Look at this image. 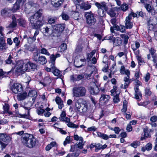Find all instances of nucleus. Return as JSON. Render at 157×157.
<instances>
[{
	"mask_svg": "<svg viewBox=\"0 0 157 157\" xmlns=\"http://www.w3.org/2000/svg\"><path fill=\"white\" fill-rule=\"evenodd\" d=\"M43 18V10L42 9H39L29 18L30 27L33 29L40 28L44 23Z\"/></svg>",
	"mask_w": 157,
	"mask_h": 157,
	"instance_id": "nucleus-1",
	"label": "nucleus"
},
{
	"mask_svg": "<svg viewBox=\"0 0 157 157\" xmlns=\"http://www.w3.org/2000/svg\"><path fill=\"white\" fill-rule=\"evenodd\" d=\"M21 140L24 145L30 148H34L37 145V141L32 135L28 133L23 134Z\"/></svg>",
	"mask_w": 157,
	"mask_h": 157,
	"instance_id": "nucleus-2",
	"label": "nucleus"
},
{
	"mask_svg": "<svg viewBox=\"0 0 157 157\" xmlns=\"http://www.w3.org/2000/svg\"><path fill=\"white\" fill-rule=\"evenodd\" d=\"M87 90L83 86H77L73 87L72 89L73 96L75 98H80L86 96Z\"/></svg>",
	"mask_w": 157,
	"mask_h": 157,
	"instance_id": "nucleus-3",
	"label": "nucleus"
},
{
	"mask_svg": "<svg viewBox=\"0 0 157 157\" xmlns=\"http://www.w3.org/2000/svg\"><path fill=\"white\" fill-rule=\"evenodd\" d=\"M12 135L5 133H0V144L2 150L5 149L9 143L12 141Z\"/></svg>",
	"mask_w": 157,
	"mask_h": 157,
	"instance_id": "nucleus-4",
	"label": "nucleus"
},
{
	"mask_svg": "<svg viewBox=\"0 0 157 157\" xmlns=\"http://www.w3.org/2000/svg\"><path fill=\"white\" fill-rule=\"evenodd\" d=\"M33 59L37 63L39 62L40 64H44L47 62L45 57L44 56H40L39 53L37 52H34L33 57Z\"/></svg>",
	"mask_w": 157,
	"mask_h": 157,
	"instance_id": "nucleus-5",
	"label": "nucleus"
},
{
	"mask_svg": "<svg viewBox=\"0 0 157 157\" xmlns=\"http://www.w3.org/2000/svg\"><path fill=\"white\" fill-rule=\"evenodd\" d=\"M85 16L86 18V23L89 25H94L96 23V19L94 17V13L91 12L86 13Z\"/></svg>",
	"mask_w": 157,
	"mask_h": 157,
	"instance_id": "nucleus-6",
	"label": "nucleus"
},
{
	"mask_svg": "<svg viewBox=\"0 0 157 157\" xmlns=\"http://www.w3.org/2000/svg\"><path fill=\"white\" fill-rule=\"evenodd\" d=\"M54 30L52 32L53 35L55 36L59 37L60 34L64 30L65 27L63 24H58L55 25L53 27Z\"/></svg>",
	"mask_w": 157,
	"mask_h": 157,
	"instance_id": "nucleus-7",
	"label": "nucleus"
},
{
	"mask_svg": "<svg viewBox=\"0 0 157 157\" xmlns=\"http://www.w3.org/2000/svg\"><path fill=\"white\" fill-rule=\"evenodd\" d=\"M34 102L33 101V102L31 101H28L27 103H25L24 105L22 106L25 109L28 110L27 112V114H24L23 115H20L21 117L23 118H28L29 117V110L30 109V108L33 105Z\"/></svg>",
	"mask_w": 157,
	"mask_h": 157,
	"instance_id": "nucleus-8",
	"label": "nucleus"
},
{
	"mask_svg": "<svg viewBox=\"0 0 157 157\" xmlns=\"http://www.w3.org/2000/svg\"><path fill=\"white\" fill-rule=\"evenodd\" d=\"M26 88V91L29 92L28 94V96L33 97L32 100L33 101V102H34L37 95L36 91L35 90H31V88H29L28 85Z\"/></svg>",
	"mask_w": 157,
	"mask_h": 157,
	"instance_id": "nucleus-9",
	"label": "nucleus"
},
{
	"mask_svg": "<svg viewBox=\"0 0 157 157\" xmlns=\"http://www.w3.org/2000/svg\"><path fill=\"white\" fill-rule=\"evenodd\" d=\"M23 90L21 85L18 83H14L12 86L11 90L15 94H17L19 92H21Z\"/></svg>",
	"mask_w": 157,
	"mask_h": 157,
	"instance_id": "nucleus-10",
	"label": "nucleus"
},
{
	"mask_svg": "<svg viewBox=\"0 0 157 157\" xmlns=\"http://www.w3.org/2000/svg\"><path fill=\"white\" fill-rule=\"evenodd\" d=\"M86 61L85 59H80L79 61L75 59L74 62V65L75 67L78 68L84 65V63Z\"/></svg>",
	"mask_w": 157,
	"mask_h": 157,
	"instance_id": "nucleus-11",
	"label": "nucleus"
},
{
	"mask_svg": "<svg viewBox=\"0 0 157 157\" xmlns=\"http://www.w3.org/2000/svg\"><path fill=\"white\" fill-rule=\"evenodd\" d=\"M95 5L98 8V16L101 17H103L105 14L104 10L101 8V6H100V3L97 2L95 3Z\"/></svg>",
	"mask_w": 157,
	"mask_h": 157,
	"instance_id": "nucleus-12",
	"label": "nucleus"
},
{
	"mask_svg": "<svg viewBox=\"0 0 157 157\" xmlns=\"http://www.w3.org/2000/svg\"><path fill=\"white\" fill-rule=\"evenodd\" d=\"M39 33V31L36 30L33 36L29 37L27 39V41L28 43L31 44L34 42L36 40V37Z\"/></svg>",
	"mask_w": 157,
	"mask_h": 157,
	"instance_id": "nucleus-13",
	"label": "nucleus"
},
{
	"mask_svg": "<svg viewBox=\"0 0 157 157\" xmlns=\"http://www.w3.org/2000/svg\"><path fill=\"white\" fill-rule=\"evenodd\" d=\"M60 55L59 53H57L55 55L54 54L51 55L50 56V60L49 61V63L52 64V65H55L56 59L60 57Z\"/></svg>",
	"mask_w": 157,
	"mask_h": 157,
	"instance_id": "nucleus-14",
	"label": "nucleus"
},
{
	"mask_svg": "<svg viewBox=\"0 0 157 157\" xmlns=\"http://www.w3.org/2000/svg\"><path fill=\"white\" fill-rule=\"evenodd\" d=\"M66 114L65 112H62L61 114L60 115V117L59 118V120L60 121L65 122L66 123H67L68 122L70 121V118L66 117Z\"/></svg>",
	"mask_w": 157,
	"mask_h": 157,
	"instance_id": "nucleus-15",
	"label": "nucleus"
},
{
	"mask_svg": "<svg viewBox=\"0 0 157 157\" xmlns=\"http://www.w3.org/2000/svg\"><path fill=\"white\" fill-rule=\"evenodd\" d=\"M134 89L135 92V98L137 100H140V98H142V95L138 86H137L136 87H135Z\"/></svg>",
	"mask_w": 157,
	"mask_h": 157,
	"instance_id": "nucleus-16",
	"label": "nucleus"
},
{
	"mask_svg": "<svg viewBox=\"0 0 157 157\" xmlns=\"http://www.w3.org/2000/svg\"><path fill=\"white\" fill-rule=\"evenodd\" d=\"M89 90L91 94H96L98 93L99 91V88L96 86H95L94 87L90 86Z\"/></svg>",
	"mask_w": 157,
	"mask_h": 157,
	"instance_id": "nucleus-17",
	"label": "nucleus"
},
{
	"mask_svg": "<svg viewBox=\"0 0 157 157\" xmlns=\"http://www.w3.org/2000/svg\"><path fill=\"white\" fill-rule=\"evenodd\" d=\"M40 30L44 35L48 36L51 35L52 32H50L49 28L47 26H45L40 29Z\"/></svg>",
	"mask_w": 157,
	"mask_h": 157,
	"instance_id": "nucleus-18",
	"label": "nucleus"
},
{
	"mask_svg": "<svg viewBox=\"0 0 157 157\" xmlns=\"http://www.w3.org/2000/svg\"><path fill=\"white\" fill-rule=\"evenodd\" d=\"M64 0H51L52 5L55 7H58L63 3Z\"/></svg>",
	"mask_w": 157,
	"mask_h": 157,
	"instance_id": "nucleus-19",
	"label": "nucleus"
},
{
	"mask_svg": "<svg viewBox=\"0 0 157 157\" xmlns=\"http://www.w3.org/2000/svg\"><path fill=\"white\" fill-rule=\"evenodd\" d=\"M56 102L58 105V108L61 109L63 107V101L61 98L59 97H57L56 98Z\"/></svg>",
	"mask_w": 157,
	"mask_h": 157,
	"instance_id": "nucleus-20",
	"label": "nucleus"
},
{
	"mask_svg": "<svg viewBox=\"0 0 157 157\" xmlns=\"http://www.w3.org/2000/svg\"><path fill=\"white\" fill-rule=\"evenodd\" d=\"M28 96L27 92L25 91L22 94H18L17 95V99L19 101L23 100L25 99Z\"/></svg>",
	"mask_w": 157,
	"mask_h": 157,
	"instance_id": "nucleus-21",
	"label": "nucleus"
},
{
	"mask_svg": "<svg viewBox=\"0 0 157 157\" xmlns=\"http://www.w3.org/2000/svg\"><path fill=\"white\" fill-rule=\"evenodd\" d=\"M148 24L149 25H155L157 24V17H150L147 20Z\"/></svg>",
	"mask_w": 157,
	"mask_h": 157,
	"instance_id": "nucleus-22",
	"label": "nucleus"
},
{
	"mask_svg": "<svg viewBox=\"0 0 157 157\" xmlns=\"http://www.w3.org/2000/svg\"><path fill=\"white\" fill-rule=\"evenodd\" d=\"M12 18L13 20V21L11 24L6 27L7 28H13L16 27L17 25V21L15 16L14 15H13L12 16Z\"/></svg>",
	"mask_w": 157,
	"mask_h": 157,
	"instance_id": "nucleus-23",
	"label": "nucleus"
},
{
	"mask_svg": "<svg viewBox=\"0 0 157 157\" xmlns=\"http://www.w3.org/2000/svg\"><path fill=\"white\" fill-rule=\"evenodd\" d=\"M82 2L79 4L80 8L82 9H83L84 10H87L89 9L91 7V5L90 4H88Z\"/></svg>",
	"mask_w": 157,
	"mask_h": 157,
	"instance_id": "nucleus-24",
	"label": "nucleus"
},
{
	"mask_svg": "<svg viewBox=\"0 0 157 157\" xmlns=\"http://www.w3.org/2000/svg\"><path fill=\"white\" fill-rule=\"evenodd\" d=\"M52 65V64L50 65L52 69V72L55 76H59L60 74V71L58 69L56 68L55 67V65H53V66Z\"/></svg>",
	"mask_w": 157,
	"mask_h": 157,
	"instance_id": "nucleus-25",
	"label": "nucleus"
},
{
	"mask_svg": "<svg viewBox=\"0 0 157 157\" xmlns=\"http://www.w3.org/2000/svg\"><path fill=\"white\" fill-rule=\"evenodd\" d=\"M88 105L86 103H83L81 108L79 110L78 112L80 113H86L87 110Z\"/></svg>",
	"mask_w": 157,
	"mask_h": 157,
	"instance_id": "nucleus-26",
	"label": "nucleus"
},
{
	"mask_svg": "<svg viewBox=\"0 0 157 157\" xmlns=\"http://www.w3.org/2000/svg\"><path fill=\"white\" fill-rule=\"evenodd\" d=\"M75 145L77 146V148H79L80 149H82L83 148V147L84 145V143L83 142V139L81 137H80V140L78 143H77Z\"/></svg>",
	"mask_w": 157,
	"mask_h": 157,
	"instance_id": "nucleus-27",
	"label": "nucleus"
},
{
	"mask_svg": "<svg viewBox=\"0 0 157 157\" xmlns=\"http://www.w3.org/2000/svg\"><path fill=\"white\" fill-rule=\"evenodd\" d=\"M107 13L111 17H115L116 15L115 10L114 8L110 9L107 11Z\"/></svg>",
	"mask_w": 157,
	"mask_h": 157,
	"instance_id": "nucleus-28",
	"label": "nucleus"
},
{
	"mask_svg": "<svg viewBox=\"0 0 157 157\" xmlns=\"http://www.w3.org/2000/svg\"><path fill=\"white\" fill-rule=\"evenodd\" d=\"M109 98L110 97L108 95L102 94L100 98V101L105 102L108 101Z\"/></svg>",
	"mask_w": 157,
	"mask_h": 157,
	"instance_id": "nucleus-29",
	"label": "nucleus"
},
{
	"mask_svg": "<svg viewBox=\"0 0 157 157\" xmlns=\"http://www.w3.org/2000/svg\"><path fill=\"white\" fill-rule=\"evenodd\" d=\"M84 103L79 102V101H77L75 103V109L76 112H78L79 110L81 108L82 105Z\"/></svg>",
	"mask_w": 157,
	"mask_h": 157,
	"instance_id": "nucleus-30",
	"label": "nucleus"
},
{
	"mask_svg": "<svg viewBox=\"0 0 157 157\" xmlns=\"http://www.w3.org/2000/svg\"><path fill=\"white\" fill-rule=\"evenodd\" d=\"M93 146L99 150H103L105 148L107 147V146L106 144H104L103 145H102L100 144H98L93 145Z\"/></svg>",
	"mask_w": 157,
	"mask_h": 157,
	"instance_id": "nucleus-31",
	"label": "nucleus"
},
{
	"mask_svg": "<svg viewBox=\"0 0 157 157\" xmlns=\"http://www.w3.org/2000/svg\"><path fill=\"white\" fill-rule=\"evenodd\" d=\"M114 44L116 46H119L122 44V40L120 38H117L113 40Z\"/></svg>",
	"mask_w": 157,
	"mask_h": 157,
	"instance_id": "nucleus-32",
	"label": "nucleus"
},
{
	"mask_svg": "<svg viewBox=\"0 0 157 157\" xmlns=\"http://www.w3.org/2000/svg\"><path fill=\"white\" fill-rule=\"evenodd\" d=\"M11 10L8 8H5L2 10L1 11V14L2 15H7L11 11Z\"/></svg>",
	"mask_w": 157,
	"mask_h": 157,
	"instance_id": "nucleus-33",
	"label": "nucleus"
},
{
	"mask_svg": "<svg viewBox=\"0 0 157 157\" xmlns=\"http://www.w3.org/2000/svg\"><path fill=\"white\" fill-rule=\"evenodd\" d=\"M22 65H19L17 66V67L15 69V71L17 73H22L24 74L22 70Z\"/></svg>",
	"mask_w": 157,
	"mask_h": 157,
	"instance_id": "nucleus-34",
	"label": "nucleus"
},
{
	"mask_svg": "<svg viewBox=\"0 0 157 157\" xmlns=\"http://www.w3.org/2000/svg\"><path fill=\"white\" fill-rule=\"evenodd\" d=\"M97 134L98 136L100 138L105 140L108 139V136L106 134H104L98 132H97Z\"/></svg>",
	"mask_w": 157,
	"mask_h": 157,
	"instance_id": "nucleus-35",
	"label": "nucleus"
},
{
	"mask_svg": "<svg viewBox=\"0 0 157 157\" xmlns=\"http://www.w3.org/2000/svg\"><path fill=\"white\" fill-rule=\"evenodd\" d=\"M20 6H21L16 2L11 10L13 12H15L19 9Z\"/></svg>",
	"mask_w": 157,
	"mask_h": 157,
	"instance_id": "nucleus-36",
	"label": "nucleus"
},
{
	"mask_svg": "<svg viewBox=\"0 0 157 157\" xmlns=\"http://www.w3.org/2000/svg\"><path fill=\"white\" fill-rule=\"evenodd\" d=\"M125 26L126 29H131L133 26V24L130 21L125 20Z\"/></svg>",
	"mask_w": 157,
	"mask_h": 157,
	"instance_id": "nucleus-37",
	"label": "nucleus"
},
{
	"mask_svg": "<svg viewBox=\"0 0 157 157\" xmlns=\"http://www.w3.org/2000/svg\"><path fill=\"white\" fill-rule=\"evenodd\" d=\"M67 48V45L66 44L63 43L62 44L59 48V50L60 52H62L65 50Z\"/></svg>",
	"mask_w": 157,
	"mask_h": 157,
	"instance_id": "nucleus-38",
	"label": "nucleus"
},
{
	"mask_svg": "<svg viewBox=\"0 0 157 157\" xmlns=\"http://www.w3.org/2000/svg\"><path fill=\"white\" fill-rule=\"evenodd\" d=\"M67 123V125L69 127L73 128H77L78 127V125L75 124L72 122H71L70 121L68 122Z\"/></svg>",
	"mask_w": 157,
	"mask_h": 157,
	"instance_id": "nucleus-39",
	"label": "nucleus"
},
{
	"mask_svg": "<svg viewBox=\"0 0 157 157\" xmlns=\"http://www.w3.org/2000/svg\"><path fill=\"white\" fill-rule=\"evenodd\" d=\"M121 36L124 40V44H126L128 43L129 37L125 34H122L121 35Z\"/></svg>",
	"mask_w": 157,
	"mask_h": 157,
	"instance_id": "nucleus-40",
	"label": "nucleus"
},
{
	"mask_svg": "<svg viewBox=\"0 0 157 157\" xmlns=\"http://www.w3.org/2000/svg\"><path fill=\"white\" fill-rule=\"evenodd\" d=\"M52 81V79L50 76H46L44 78V82L46 85L49 84Z\"/></svg>",
	"mask_w": 157,
	"mask_h": 157,
	"instance_id": "nucleus-41",
	"label": "nucleus"
},
{
	"mask_svg": "<svg viewBox=\"0 0 157 157\" xmlns=\"http://www.w3.org/2000/svg\"><path fill=\"white\" fill-rule=\"evenodd\" d=\"M19 24L23 27H25L26 24V21L23 19H20L18 20Z\"/></svg>",
	"mask_w": 157,
	"mask_h": 157,
	"instance_id": "nucleus-42",
	"label": "nucleus"
},
{
	"mask_svg": "<svg viewBox=\"0 0 157 157\" xmlns=\"http://www.w3.org/2000/svg\"><path fill=\"white\" fill-rule=\"evenodd\" d=\"M121 8L123 11H125L128 9V6L126 3H124L121 6Z\"/></svg>",
	"mask_w": 157,
	"mask_h": 157,
	"instance_id": "nucleus-43",
	"label": "nucleus"
},
{
	"mask_svg": "<svg viewBox=\"0 0 157 157\" xmlns=\"http://www.w3.org/2000/svg\"><path fill=\"white\" fill-rule=\"evenodd\" d=\"M40 52L41 53L45 54L47 56H49L50 53L48 52L47 50L44 48H42L40 50Z\"/></svg>",
	"mask_w": 157,
	"mask_h": 157,
	"instance_id": "nucleus-44",
	"label": "nucleus"
},
{
	"mask_svg": "<svg viewBox=\"0 0 157 157\" xmlns=\"http://www.w3.org/2000/svg\"><path fill=\"white\" fill-rule=\"evenodd\" d=\"M13 57L11 55H10L9 56L7 59L5 60L6 63V64H10L12 62V59Z\"/></svg>",
	"mask_w": 157,
	"mask_h": 157,
	"instance_id": "nucleus-45",
	"label": "nucleus"
},
{
	"mask_svg": "<svg viewBox=\"0 0 157 157\" xmlns=\"http://www.w3.org/2000/svg\"><path fill=\"white\" fill-rule=\"evenodd\" d=\"M79 13L78 12H76L73 13L72 16L73 18L75 20H78L79 19Z\"/></svg>",
	"mask_w": 157,
	"mask_h": 157,
	"instance_id": "nucleus-46",
	"label": "nucleus"
},
{
	"mask_svg": "<svg viewBox=\"0 0 157 157\" xmlns=\"http://www.w3.org/2000/svg\"><path fill=\"white\" fill-rule=\"evenodd\" d=\"M155 25H149L148 27V29L149 30L155 32L157 29V27L155 26Z\"/></svg>",
	"mask_w": 157,
	"mask_h": 157,
	"instance_id": "nucleus-47",
	"label": "nucleus"
},
{
	"mask_svg": "<svg viewBox=\"0 0 157 157\" xmlns=\"http://www.w3.org/2000/svg\"><path fill=\"white\" fill-rule=\"evenodd\" d=\"M119 93L118 94H116L115 96L114 95L113 98V101L114 103H117L120 101V99L119 97Z\"/></svg>",
	"mask_w": 157,
	"mask_h": 157,
	"instance_id": "nucleus-48",
	"label": "nucleus"
},
{
	"mask_svg": "<svg viewBox=\"0 0 157 157\" xmlns=\"http://www.w3.org/2000/svg\"><path fill=\"white\" fill-rule=\"evenodd\" d=\"M29 64L28 62L27 63L25 64L24 65H22V70L23 72L27 71L29 70Z\"/></svg>",
	"mask_w": 157,
	"mask_h": 157,
	"instance_id": "nucleus-49",
	"label": "nucleus"
},
{
	"mask_svg": "<svg viewBox=\"0 0 157 157\" xmlns=\"http://www.w3.org/2000/svg\"><path fill=\"white\" fill-rule=\"evenodd\" d=\"M84 75L83 74H81L79 75H76L75 81H79L80 80L84 78Z\"/></svg>",
	"mask_w": 157,
	"mask_h": 157,
	"instance_id": "nucleus-50",
	"label": "nucleus"
},
{
	"mask_svg": "<svg viewBox=\"0 0 157 157\" xmlns=\"http://www.w3.org/2000/svg\"><path fill=\"white\" fill-rule=\"evenodd\" d=\"M78 149L77 147V146L74 145L71 146V148L70 150L71 152H74L78 151Z\"/></svg>",
	"mask_w": 157,
	"mask_h": 157,
	"instance_id": "nucleus-51",
	"label": "nucleus"
},
{
	"mask_svg": "<svg viewBox=\"0 0 157 157\" xmlns=\"http://www.w3.org/2000/svg\"><path fill=\"white\" fill-rule=\"evenodd\" d=\"M100 6H101V9L103 8L105 11H108V7L107 5H106V4L105 2H103L101 3V4L100 3Z\"/></svg>",
	"mask_w": 157,
	"mask_h": 157,
	"instance_id": "nucleus-52",
	"label": "nucleus"
},
{
	"mask_svg": "<svg viewBox=\"0 0 157 157\" xmlns=\"http://www.w3.org/2000/svg\"><path fill=\"white\" fill-rule=\"evenodd\" d=\"M28 62L29 66H30L31 69L34 70L36 68L37 65L36 64L30 62Z\"/></svg>",
	"mask_w": 157,
	"mask_h": 157,
	"instance_id": "nucleus-53",
	"label": "nucleus"
},
{
	"mask_svg": "<svg viewBox=\"0 0 157 157\" xmlns=\"http://www.w3.org/2000/svg\"><path fill=\"white\" fill-rule=\"evenodd\" d=\"M24 47H25V49L26 50L31 52L34 51L35 49L34 47L33 46H27L26 45H25Z\"/></svg>",
	"mask_w": 157,
	"mask_h": 157,
	"instance_id": "nucleus-54",
	"label": "nucleus"
},
{
	"mask_svg": "<svg viewBox=\"0 0 157 157\" xmlns=\"http://www.w3.org/2000/svg\"><path fill=\"white\" fill-rule=\"evenodd\" d=\"M117 87L115 86H113V89L111 90V95L113 96H114L115 95V93H116V94H117V91H116L117 90Z\"/></svg>",
	"mask_w": 157,
	"mask_h": 157,
	"instance_id": "nucleus-55",
	"label": "nucleus"
},
{
	"mask_svg": "<svg viewBox=\"0 0 157 157\" xmlns=\"http://www.w3.org/2000/svg\"><path fill=\"white\" fill-rule=\"evenodd\" d=\"M56 20L55 18L51 17L48 19V21L49 24H52L55 23Z\"/></svg>",
	"mask_w": 157,
	"mask_h": 157,
	"instance_id": "nucleus-56",
	"label": "nucleus"
},
{
	"mask_svg": "<svg viewBox=\"0 0 157 157\" xmlns=\"http://www.w3.org/2000/svg\"><path fill=\"white\" fill-rule=\"evenodd\" d=\"M71 138L70 136H67L65 140L63 142V144L65 146L67 144H69L70 142Z\"/></svg>",
	"mask_w": 157,
	"mask_h": 157,
	"instance_id": "nucleus-57",
	"label": "nucleus"
},
{
	"mask_svg": "<svg viewBox=\"0 0 157 157\" xmlns=\"http://www.w3.org/2000/svg\"><path fill=\"white\" fill-rule=\"evenodd\" d=\"M13 43L16 44V46H18L20 43V41L19 40L18 38L17 37L14 38L13 39Z\"/></svg>",
	"mask_w": 157,
	"mask_h": 157,
	"instance_id": "nucleus-58",
	"label": "nucleus"
},
{
	"mask_svg": "<svg viewBox=\"0 0 157 157\" xmlns=\"http://www.w3.org/2000/svg\"><path fill=\"white\" fill-rule=\"evenodd\" d=\"M25 75H26V77L25 78V80L26 81L25 82L27 84H29V82L31 80V78L28 75H26L25 73Z\"/></svg>",
	"mask_w": 157,
	"mask_h": 157,
	"instance_id": "nucleus-59",
	"label": "nucleus"
},
{
	"mask_svg": "<svg viewBox=\"0 0 157 157\" xmlns=\"http://www.w3.org/2000/svg\"><path fill=\"white\" fill-rule=\"evenodd\" d=\"M144 7L146 9L148 12H149L152 9L151 5L148 4H145Z\"/></svg>",
	"mask_w": 157,
	"mask_h": 157,
	"instance_id": "nucleus-60",
	"label": "nucleus"
},
{
	"mask_svg": "<svg viewBox=\"0 0 157 157\" xmlns=\"http://www.w3.org/2000/svg\"><path fill=\"white\" fill-rule=\"evenodd\" d=\"M140 142H134L131 144V146L134 148H136L137 146L140 145Z\"/></svg>",
	"mask_w": 157,
	"mask_h": 157,
	"instance_id": "nucleus-61",
	"label": "nucleus"
},
{
	"mask_svg": "<svg viewBox=\"0 0 157 157\" xmlns=\"http://www.w3.org/2000/svg\"><path fill=\"white\" fill-rule=\"evenodd\" d=\"M7 48V47L6 43H4L3 44H0V50H6Z\"/></svg>",
	"mask_w": 157,
	"mask_h": 157,
	"instance_id": "nucleus-62",
	"label": "nucleus"
},
{
	"mask_svg": "<svg viewBox=\"0 0 157 157\" xmlns=\"http://www.w3.org/2000/svg\"><path fill=\"white\" fill-rule=\"evenodd\" d=\"M151 92L150 91V89L147 88H146L145 89V94L147 96H149L151 94Z\"/></svg>",
	"mask_w": 157,
	"mask_h": 157,
	"instance_id": "nucleus-63",
	"label": "nucleus"
},
{
	"mask_svg": "<svg viewBox=\"0 0 157 157\" xmlns=\"http://www.w3.org/2000/svg\"><path fill=\"white\" fill-rule=\"evenodd\" d=\"M62 17L63 19L65 20H67L69 18L68 15L64 13H63L62 14Z\"/></svg>",
	"mask_w": 157,
	"mask_h": 157,
	"instance_id": "nucleus-64",
	"label": "nucleus"
}]
</instances>
